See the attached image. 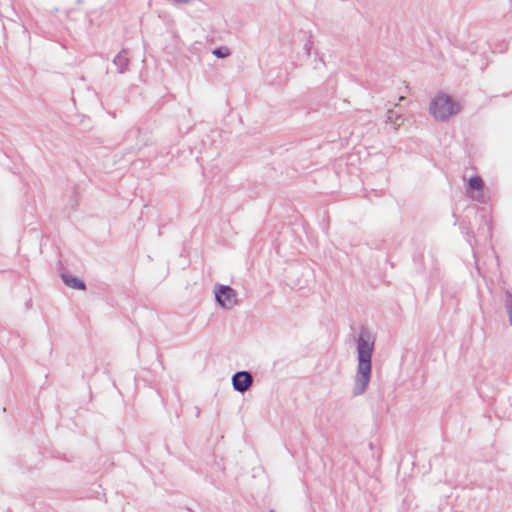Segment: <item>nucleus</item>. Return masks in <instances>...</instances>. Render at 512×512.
<instances>
[{"mask_svg":"<svg viewBox=\"0 0 512 512\" xmlns=\"http://www.w3.org/2000/svg\"><path fill=\"white\" fill-rule=\"evenodd\" d=\"M508 315H509L510 323L512 325V302H510V305L508 306Z\"/></svg>","mask_w":512,"mask_h":512,"instance_id":"obj_8","label":"nucleus"},{"mask_svg":"<svg viewBox=\"0 0 512 512\" xmlns=\"http://www.w3.org/2000/svg\"><path fill=\"white\" fill-rule=\"evenodd\" d=\"M63 281L65 282L66 285H68L69 287H71L73 289H79V290L85 289L84 283L75 277L63 276Z\"/></svg>","mask_w":512,"mask_h":512,"instance_id":"obj_6","label":"nucleus"},{"mask_svg":"<svg viewBox=\"0 0 512 512\" xmlns=\"http://www.w3.org/2000/svg\"><path fill=\"white\" fill-rule=\"evenodd\" d=\"M216 299L224 308H231L236 304V294L228 286H221L216 291Z\"/></svg>","mask_w":512,"mask_h":512,"instance_id":"obj_3","label":"nucleus"},{"mask_svg":"<svg viewBox=\"0 0 512 512\" xmlns=\"http://www.w3.org/2000/svg\"><path fill=\"white\" fill-rule=\"evenodd\" d=\"M233 387L240 392L246 391L252 384V376L248 372H237L232 379Z\"/></svg>","mask_w":512,"mask_h":512,"instance_id":"obj_4","label":"nucleus"},{"mask_svg":"<svg viewBox=\"0 0 512 512\" xmlns=\"http://www.w3.org/2000/svg\"><path fill=\"white\" fill-rule=\"evenodd\" d=\"M461 110V105L455 101L451 96L439 93L431 101L429 112L434 119L444 121L450 117L458 114Z\"/></svg>","mask_w":512,"mask_h":512,"instance_id":"obj_2","label":"nucleus"},{"mask_svg":"<svg viewBox=\"0 0 512 512\" xmlns=\"http://www.w3.org/2000/svg\"><path fill=\"white\" fill-rule=\"evenodd\" d=\"M374 338L367 331H362L358 340V370L355 379V394L365 391L371 374V356Z\"/></svg>","mask_w":512,"mask_h":512,"instance_id":"obj_1","label":"nucleus"},{"mask_svg":"<svg viewBox=\"0 0 512 512\" xmlns=\"http://www.w3.org/2000/svg\"><path fill=\"white\" fill-rule=\"evenodd\" d=\"M213 54L219 58H222L229 55V50L227 48H218L213 51Z\"/></svg>","mask_w":512,"mask_h":512,"instance_id":"obj_7","label":"nucleus"},{"mask_svg":"<svg viewBox=\"0 0 512 512\" xmlns=\"http://www.w3.org/2000/svg\"><path fill=\"white\" fill-rule=\"evenodd\" d=\"M483 187L484 183L480 177L475 176L470 178L468 188L472 192L470 195L471 198L477 201L483 200Z\"/></svg>","mask_w":512,"mask_h":512,"instance_id":"obj_5","label":"nucleus"}]
</instances>
